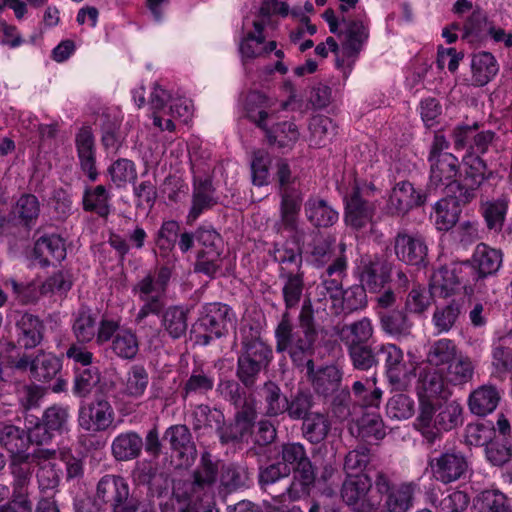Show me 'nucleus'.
<instances>
[{"mask_svg": "<svg viewBox=\"0 0 512 512\" xmlns=\"http://www.w3.org/2000/svg\"><path fill=\"white\" fill-rule=\"evenodd\" d=\"M428 467L432 476L443 484H449L462 478L468 470V461L460 451L436 450L429 454Z\"/></svg>", "mask_w": 512, "mask_h": 512, "instance_id": "2eb2a0df", "label": "nucleus"}, {"mask_svg": "<svg viewBox=\"0 0 512 512\" xmlns=\"http://www.w3.org/2000/svg\"><path fill=\"white\" fill-rule=\"evenodd\" d=\"M222 461L205 450L201 453L199 462L191 475L175 488V494L190 502H198L211 493L218 478L220 479Z\"/></svg>", "mask_w": 512, "mask_h": 512, "instance_id": "7ed1b4c3", "label": "nucleus"}, {"mask_svg": "<svg viewBox=\"0 0 512 512\" xmlns=\"http://www.w3.org/2000/svg\"><path fill=\"white\" fill-rule=\"evenodd\" d=\"M460 353L455 342L448 338L433 341L426 352V363L435 369H444Z\"/></svg>", "mask_w": 512, "mask_h": 512, "instance_id": "de8ad7c7", "label": "nucleus"}, {"mask_svg": "<svg viewBox=\"0 0 512 512\" xmlns=\"http://www.w3.org/2000/svg\"><path fill=\"white\" fill-rule=\"evenodd\" d=\"M374 486L368 474H349L346 475L340 495L343 502L356 512H375L381 506V499L376 495L370 494Z\"/></svg>", "mask_w": 512, "mask_h": 512, "instance_id": "6e6552de", "label": "nucleus"}, {"mask_svg": "<svg viewBox=\"0 0 512 512\" xmlns=\"http://www.w3.org/2000/svg\"><path fill=\"white\" fill-rule=\"evenodd\" d=\"M308 129L310 143L315 147L325 146L336 135L337 126L333 120L324 115H315L310 118Z\"/></svg>", "mask_w": 512, "mask_h": 512, "instance_id": "e2e57ef3", "label": "nucleus"}, {"mask_svg": "<svg viewBox=\"0 0 512 512\" xmlns=\"http://www.w3.org/2000/svg\"><path fill=\"white\" fill-rule=\"evenodd\" d=\"M297 323L295 330L288 314H285L282 322L277 324L274 331L276 352H286L296 368L306 369L307 378L316 394L330 396L339 390L342 372L335 365L315 370L313 356L320 343V328L315 321L310 298L304 299Z\"/></svg>", "mask_w": 512, "mask_h": 512, "instance_id": "f257e3e1", "label": "nucleus"}, {"mask_svg": "<svg viewBox=\"0 0 512 512\" xmlns=\"http://www.w3.org/2000/svg\"><path fill=\"white\" fill-rule=\"evenodd\" d=\"M18 344L26 349L38 346L44 336L45 326L36 315L24 313L16 322Z\"/></svg>", "mask_w": 512, "mask_h": 512, "instance_id": "f704fd0d", "label": "nucleus"}, {"mask_svg": "<svg viewBox=\"0 0 512 512\" xmlns=\"http://www.w3.org/2000/svg\"><path fill=\"white\" fill-rule=\"evenodd\" d=\"M189 310L181 305L167 307L161 316V327L172 339H180L188 329Z\"/></svg>", "mask_w": 512, "mask_h": 512, "instance_id": "a18cd8bd", "label": "nucleus"}, {"mask_svg": "<svg viewBox=\"0 0 512 512\" xmlns=\"http://www.w3.org/2000/svg\"><path fill=\"white\" fill-rule=\"evenodd\" d=\"M75 145L79 165L84 174L91 182H95L99 176L96 167V148L92 129L89 126H83L75 136Z\"/></svg>", "mask_w": 512, "mask_h": 512, "instance_id": "bb28decb", "label": "nucleus"}, {"mask_svg": "<svg viewBox=\"0 0 512 512\" xmlns=\"http://www.w3.org/2000/svg\"><path fill=\"white\" fill-rule=\"evenodd\" d=\"M373 334L374 327L371 319L363 317L350 324L343 325L339 332V337L345 347L348 348L370 343L369 340L373 337Z\"/></svg>", "mask_w": 512, "mask_h": 512, "instance_id": "8fccbe9b", "label": "nucleus"}, {"mask_svg": "<svg viewBox=\"0 0 512 512\" xmlns=\"http://www.w3.org/2000/svg\"><path fill=\"white\" fill-rule=\"evenodd\" d=\"M41 214L38 197L32 193H22L12 204L8 214L9 220L15 225L31 230Z\"/></svg>", "mask_w": 512, "mask_h": 512, "instance_id": "a878e982", "label": "nucleus"}, {"mask_svg": "<svg viewBox=\"0 0 512 512\" xmlns=\"http://www.w3.org/2000/svg\"><path fill=\"white\" fill-rule=\"evenodd\" d=\"M338 255L336 238L332 235H320L310 244L309 259L316 268H326Z\"/></svg>", "mask_w": 512, "mask_h": 512, "instance_id": "c03bdc74", "label": "nucleus"}, {"mask_svg": "<svg viewBox=\"0 0 512 512\" xmlns=\"http://www.w3.org/2000/svg\"><path fill=\"white\" fill-rule=\"evenodd\" d=\"M460 201V193L438 200L434 206V222L439 231H448L458 222L462 206L467 205Z\"/></svg>", "mask_w": 512, "mask_h": 512, "instance_id": "72a5a7b5", "label": "nucleus"}, {"mask_svg": "<svg viewBox=\"0 0 512 512\" xmlns=\"http://www.w3.org/2000/svg\"><path fill=\"white\" fill-rule=\"evenodd\" d=\"M96 495L111 512H138L139 499L130 492V485L122 476H103L97 484Z\"/></svg>", "mask_w": 512, "mask_h": 512, "instance_id": "0eeeda50", "label": "nucleus"}, {"mask_svg": "<svg viewBox=\"0 0 512 512\" xmlns=\"http://www.w3.org/2000/svg\"><path fill=\"white\" fill-rule=\"evenodd\" d=\"M169 442L170 449L177 454L182 464L191 466L197 458V448L192 433L185 424H175L168 427L163 436Z\"/></svg>", "mask_w": 512, "mask_h": 512, "instance_id": "393cba45", "label": "nucleus"}, {"mask_svg": "<svg viewBox=\"0 0 512 512\" xmlns=\"http://www.w3.org/2000/svg\"><path fill=\"white\" fill-rule=\"evenodd\" d=\"M33 467L30 454L10 456L9 469L13 477L12 487L14 490L28 491L34 472Z\"/></svg>", "mask_w": 512, "mask_h": 512, "instance_id": "13d9d810", "label": "nucleus"}, {"mask_svg": "<svg viewBox=\"0 0 512 512\" xmlns=\"http://www.w3.org/2000/svg\"><path fill=\"white\" fill-rule=\"evenodd\" d=\"M69 418V408L59 404L46 408L41 418L26 416L31 443L38 446L48 443L55 433L61 434L67 430Z\"/></svg>", "mask_w": 512, "mask_h": 512, "instance_id": "39448f33", "label": "nucleus"}, {"mask_svg": "<svg viewBox=\"0 0 512 512\" xmlns=\"http://www.w3.org/2000/svg\"><path fill=\"white\" fill-rule=\"evenodd\" d=\"M360 283L370 292H380L391 280V266L377 256L364 257L359 267Z\"/></svg>", "mask_w": 512, "mask_h": 512, "instance_id": "b1692460", "label": "nucleus"}, {"mask_svg": "<svg viewBox=\"0 0 512 512\" xmlns=\"http://www.w3.org/2000/svg\"><path fill=\"white\" fill-rule=\"evenodd\" d=\"M379 318L381 328L387 335L396 339L407 338L411 335L413 323L409 320L406 312L391 310L380 313Z\"/></svg>", "mask_w": 512, "mask_h": 512, "instance_id": "864d4df0", "label": "nucleus"}, {"mask_svg": "<svg viewBox=\"0 0 512 512\" xmlns=\"http://www.w3.org/2000/svg\"><path fill=\"white\" fill-rule=\"evenodd\" d=\"M241 382L234 379H220L216 392L225 401L229 402L236 410L255 406V400L251 395H247L245 387Z\"/></svg>", "mask_w": 512, "mask_h": 512, "instance_id": "3c124183", "label": "nucleus"}, {"mask_svg": "<svg viewBox=\"0 0 512 512\" xmlns=\"http://www.w3.org/2000/svg\"><path fill=\"white\" fill-rule=\"evenodd\" d=\"M438 413L433 416L429 427L419 425L422 429V435L429 444H434L442 437L443 431H450L462 424V406L456 400L446 401L440 404L436 409Z\"/></svg>", "mask_w": 512, "mask_h": 512, "instance_id": "a211bd4d", "label": "nucleus"}, {"mask_svg": "<svg viewBox=\"0 0 512 512\" xmlns=\"http://www.w3.org/2000/svg\"><path fill=\"white\" fill-rule=\"evenodd\" d=\"M279 455L280 462L290 469V472L315 470V465L309 458L305 446L300 442L283 443Z\"/></svg>", "mask_w": 512, "mask_h": 512, "instance_id": "ea45409f", "label": "nucleus"}, {"mask_svg": "<svg viewBox=\"0 0 512 512\" xmlns=\"http://www.w3.org/2000/svg\"><path fill=\"white\" fill-rule=\"evenodd\" d=\"M256 418V406L236 410L232 421L227 425L224 423L220 430V443L226 445L243 442L252 435Z\"/></svg>", "mask_w": 512, "mask_h": 512, "instance_id": "4be33fe9", "label": "nucleus"}, {"mask_svg": "<svg viewBox=\"0 0 512 512\" xmlns=\"http://www.w3.org/2000/svg\"><path fill=\"white\" fill-rule=\"evenodd\" d=\"M270 255L279 266L278 276L305 272L303 269L302 249L297 244L288 241L275 243Z\"/></svg>", "mask_w": 512, "mask_h": 512, "instance_id": "c85d7f7f", "label": "nucleus"}, {"mask_svg": "<svg viewBox=\"0 0 512 512\" xmlns=\"http://www.w3.org/2000/svg\"><path fill=\"white\" fill-rule=\"evenodd\" d=\"M427 200V193L417 189L409 181H399L391 189L387 201V212L393 216H404L416 207H421Z\"/></svg>", "mask_w": 512, "mask_h": 512, "instance_id": "aec40b11", "label": "nucleus"}, {"mask_svg": "<svg viewBox=\"0 0 512 512\" xmlns=\"http://www.w3.org/2000/svg\"><path fill=\"white\" fill-rule=\"evenodd\" d=\"M481 213L490 231L500 232L504 226L508 210V200L504 197L481 203Z\"/></svg>", "mask_w": 512, "mask_h": 512, "instance_id": "680f3d73", "label": "nucleus"}, {"mask_svg": "<svg viewBox=\"0 0 512 512\" xmlns=\"http://www.w3.org/2000/svg\"><path fill=\"white\" fill-rule=\"evenodd\" d=\"M268 112L260 110L257 114H248V118L260 128L267 143L280 150H291L299 140L300 132L297 125L292 121H282L268 126Z\"/></svg>", "mask_w": 512, "mask_h": 512, "instance_id": "dca6fc26", "label": "nucleus"}, {"mask_svg": "<svg viewBox=\"0 0 512 512\" xmlns=\"http://www.w3.org/2000/svg\"><path fill=\"white\" fill-rule=\"evenodd\" d=\"M342 22L345 25L341 31L342 48L347 56H357L369 38V28L361 20L343 18Z\"/></svg>", "mask_w": 512, "mask_h": 512, "instance_id": "e433bc0d", "label": "nucleus"}, {"mask_svg": "<svg viewBox=\"0 0 512 512\" xmlns=\"http://www.w3.org/2000/svg\"><path fill=\"white\" fill-rule=\"evenodd\" d=\"M471 72L473 85L483 87L496 77L499 64L492 53L478 52L472 56Z\"/></svg>", "mask_w": 512, "mask_h": 512, "instance_id": "58836bf2", "label": "nucleus"}, {"mask_svg": "<svg viewBox=\"0 0 512 512\" xmlns=\"http://www.w3.org/2000/svg\"><path fill=\"white\" fill-rule=\"evenodd\" d=\"M219 202L216 188L209 176L194 175L192 181L191 206L187 214V224H193L203 213L212 210Z\"/></svg>", "mask_w": 512, "mask_h": 512, "instance_id": "412c9836", "label": "nucleus"}, {"mask_svg": "<svg viewBox=\"0 0 512 512\" xmlns=\"http://www.w3.org/2000/svg\"><path fill=\"white\" fill-rule=\"evenodd\" d=\"M280 197V224L287 231H296L303 202L302 192L286 191Z\"/></svg>", "mask_w": 512, "mask_h": 512, "instance_id": "5fc2aeb1", "label": "nucleus"}, {"mask_svg": "<svg viewBox=\"0 0 512 512\" xmlns=\"http://www.w3.org/2000/svg\"><path fill=\"white\" fill-rule=\"evenodd\" d=\"M239 353L268 366L273 360L272 347L261 338L258 331L242 336Z\"/></svg>", "mask_w": 512, "mask_h": 512, "instance_id": "6e6d98bb", "label": "nucleus"}, {"mask_svg": "<svg viewBox=\"0 0 512 512\" xmlns=\"http://www.w3.org/2000/svg\"><path fill=\"white\" fill-rule=\"evenodd\" d=\"M143 445V438L138 432H121L111 443V454L118 462L131 461L140 457Z\"/></svg>", "mask_w": 512, "mask_h": 512, "instance_id": "473e14b6", "label": "nucleus"}, {"mask_svg": "<svg viewBox=\"0 0 512 512\" xmlns=\"http://www.w3.org/2000/svg\"><path fill=\"white\" fill-rule=\"evenodd\" d=\"M416 393L419 399L420 412L418 424L429 427L436 413L433 399H447L451 391L444 377V369L425 366L420 369L416 381Z\"/></svg>", "mask_w": 512, "mask_h": 512, "instance_id": "f03ea898", "label": "nucleus"}, {"mask_svg": "<svg viewBox=\"0 0 512 512\" xmlns=\"http://www.w3.org/2000/svg\"><path fill=\"white\" fill-rule=\"evenodd\" d=\"M110 349L120 359L133 360L139 352V341L132 330L122 328L113 337Z\"/></svg>", "mask_w": 512, "mask_h": 512, "instance_id": "774afa93", "label": "nucleus"}, {"mask_svg": "<svg viewBox=\"0 0 512 512\" xmlns=\"http://www.w3.org/2000/svg\"><path fill=\"white\" fill-rule=\"evenodd\" d=\"M259 396L263 405V413L266 417H278L285 413L287 397L280 386L274 381H266L259 390Z\"/></svg>", "mask_w": 512, "mask_h": 512, "instance_id": "49530a36", "label": "nucleus"}, {"mask_svg": "<svg viewBox=\"0 0 512 512\" xmlns=\"http://www.w3.org/2000/svg\"><path fill=\"white\" fill-rule=\"evenodd\" d=\"M503 253L500 249L490 247L485 243H479L470 259L463 261L469 280L472 281L475 289L483 286V281L497 274L502 266Z\"/></svg>", "mask_w": 512, "mask_h": 512, "instance_id": "9b49d317", "label": "nucleus"}, {"mask_svg": "<svg viewBox=\"0 0 512 512\" xmlns=\"http://www.w3.org/2000/svg\"><path fill=\"white\" fill-rule=\"evenodd\" d=\"M468 266L462 262L441 266L431 276V294L440 298H448L455 295L463 286L464 289H473V283L469 280L466 271Z\"/></svg>", "mask_w": 512, "mask_h": 512, "instance_id": "ddd939ff", "label": "nucleus"}, {"mask_svg": "<svg viewBox=\"0 0 512 512\" xmlns=\"http://www.w3.org/2000/svg\"><path fill=\"white\" fill-rule=\"evenodd\" d=\"M461 163L460 179L455 182V187L460 193V201L470 203L476 198L477 190L493 177L494 172L488 168L487 162L475 153H467Z\"/></svg>", "mask_w": 512, "mask_h": 512, "instance_id": "1a4fd4ad", "label": "nucleus"}, {"mask_svg": "<svg viewBox=\"0 0 512 512\" xmlns=\"http://www.w3.org/2000/svg\"><path fill=\"white\" fill-rule=\"evenodd\" d=\"M306 219L317 228L333 226L339 219V213L324 199L311 196L304 204Z\"/></svg>", "mask_w": 512, "mask_h": 512, "instance_id": "c9c22d12", "label": "nucleus"}, {"mask_svg": "<svg viewBox=\"0 0 512 512\" xmlns=\"http://www.w3.org/2000/svg\"><path fill=\"white\" fill-rule=\"evenodd\" d=\"M389 383L398 391L407 389L416 376L415 362L405 361L403 350L393 343H383L381 360Z\"/></svg>", "mask_w": 512, "mask_h": 512, "instance_id": "f8f14e48", "label": "nucleus"}, {"mask_svg": "<svg viewBox=\"0 0 512 512\" xmlns=\"http://www.w3.org/2000/svg\"><path fill=\"white\" fill-rule=\"evenodd\" d=\"M472 360L461 352L444 368V377L447 384L454 386L464 385L472 380L474 375Z\"/></svg>", "mask_w": 512, "mask_h": 512, "instance_id": "4d7b16f0", "label": "nucleus"}, {"mask_svg": "<svg viewBox=\"0 0 512 512\" xmlns=\"http://www.w3.org/2000/svg\"><path fill=\"white\" fill-rule=\"evenodd\" d=\"M282 281V297L285 305V311L281 315L279 323L282 322L283 316L288 314L289 321L292 323L290 317V310L299 306L305 289V272L279 275Z\"/></svg>", "mask_w": 512, "mask_h": 512, "instance_id": "4c0bfd02", "label": "nucleus"}, {"mask_svg": "<svg viewBox=\"0 0 512 512\" xmlns=\"http://www.w3.org/2000/svg\"><path fill=\"white\" fill-rule=\"evenodd\" d=\"M31 443L29 439V431L20 429L14 425H6L0 432V445L3 446L10 456L18 454H28L26 449Z\"/></svg>", "mask_w": 512, "mask_h": 512, "instance_id": "052dcab7", "label": "nucleus"}, {"mask_svg": "<svg viewBox=\"0 0 512 512\" xmlns=\"http://www.w3.org/2000/svg\"><path fill=\"white\" fill-rule=\"evenodd\" d=\"M392 245L399 261L417 267L426 266L428 246L422 236L402 230L394 236Z\"/></svg>", "mask_w": 512, "mask_h": 512, "instance_id": "6ab92c4d", "label": "nucleus"}, {"mask_svg": "<svg viewBox=\"0 0 512 512\" xmlns=\"http://www.w3.org/2000/svg\"><path fill=\"white\" fill-rule=\"evenodd\" d=\"M462 304L461 299H452L448 304L435 308L432 322L439 334L447 333L454 327L461 314Z\"/></svg>", "mask_w": 512, "mask_h": 512, "instance_id": "69168bd1", "label": "nucleus"}, {"mask_svg": "<svg viewBox=\"0 0 512 512\" xmlns=\"http://www.w3.org/2000/svg\"><path fill=\"white\" fill-rule=\"evenodd\" d=\"M59 358L51 353H40L31 362V376L39 382L52 380L61 370Z\"/></svg>", "mask_w": 512, "mask_h": 512, "instance_id": "338daca9", "label": "nucleus"}, {"mask_svg": "<svg viewBox=\"0 0 512 512\" xmlns=\"http://www.w3.org/2000/svg\"><path fill=\"white\" fill-rule=\"evenodd\" d=\"M316 480V471H302L294 472V477L291 483L283 488L281 492L274 495V498H278L288 495L291 501H297L302 498L309 496L311 489L314 487Z\"/></svg>", "mask_w": 512, "mask_h": 512, "instance_id": "bf43d9fd", "label": "nucleus"}, {"mask_svg": "<svg viewBox=\"0 0 512 512\" xmlns=\"http://www.w3.org/2000/svg\"><path fill=\"white\" fill-rule=\"evenodd\" d=\"M251 478L248 467L243 463H222L220 486L228 493H232L250 486Z\"/></svg>", "mask_w": 512, "mask_h": 512, "instance_id": "a19ab883", "label": "nucleus"}, {"mask_svg": "<svg viewBox=\"0 0 512 512\" xmlns=\"http://www.w3.org/2000/svg\"><path fill=\"white\" fill-rule=\"evenodd\" d=\"M344 202V219L348 227L357 232H364L368 226H373L377 203L369 199L367 189H360L358 185H354L345 196Z\"/></svg>", "mask_w": 512, "mask_h": 512, "instance_id": "9d476101", "label": "nucleus"}, {"mask_svg": "<svg viewBox=\"0 0 512 512\" xmlns=\"http://www.w3.org/2000/svg\"><path fill=\"white\" fill-rule=\"evenodd\" d=\"M215 387V378L210 368L202 365L194 366L184 381L180 394L183 400L206 396Z\"/></svg>", "mask_w": 512, "mask_h": 512, "instance_id": "c756f323", "label": "nucleus"}, {"mask_svg": "<svg viewBox=\"0 0 512 512\" xmlns=\"http://www.w3.org/2000/svg\"><path fill=\"white\" fill-rule=\"evenodd\" d=\"M345 242L338 244V255L320 274V283L316 287L319 301L329 296L332 301H339L343 291V280L347 276L348 257Z\"/></svg>", "mask_w": 512, "mask_h": 512, "instance_id": "4468645a", "label": "nucleus"}, {"mask_svg": "<svg viewBox=\"0 0 512 512\" xmlns=\"http://www.w3.org/2000/svg\"><path fill=\"white\" fill-rule=\"evenodd\" d=\"M383 343L371 342L346 348L354 369L376 372L381 363Z\"/></svg>", "mask_w": 512, "mask_h": 512, "instance_id": "2f4dec72", "label": "nucleus"}, {"mask_svg": "<svg viewBox=\"0 0 512 512\" xmlns=\"http://www.w3.org/2000/svg\"><path fill=\"white\" fill-rule=\"evenodd\" d=\"M331 421L327 414L313 412L304 419L301 426L302 437L313 445L322 443L329 435Z\"/></svg>", "mask_w": 512, "mask_h": 512, "instance_id": "603ef678", "label": "nucleus"}, {"mask_svg": "<svg viewBox=\"0 0 512 512\" xmlns=\"http://www.w3.org/2000/svg\"><path fill=\"white\" fill-rule=\"evenodd\" d=\"M33 260L41 267H48L53 262L66 258V247L63 238L57 234H47L39 237L34 244Z\"/></svg>", "mask_w": 512, "mask_h": 512, "instance_id": "cd10ccee", "label": "nucleus"}, {"mask_svg": "<svg viewBox=\"0 0 512 512\" xmlns=\"http://www.w3.org/2000/svg\"><path fill=\"white\" fill-rule=\"evenodd\" d=\"M234 322L232 309L222 303H206L202 306L195 325L198 340L208 345L212 340L228 334L229 326Z\"/></svg>", "mask_w": 512, "mask_h": 512, "instance_id": "423d86ee", "label": "nucleus"}, {"mask_svg": "<svg viewBox=\"0 0 512 512\" xmlns=\"http://www.w3.org/2000/svg\"><path fill=\"white\" fill-rule=\"evenodd\" d=\"M111 195L104 185L87 186L83 192L82 206L85 212L107 219L111 213Z\"/></svg>", "mask_w": 512, "mask_h": 512, "instance_id": "37998d69", "label": "nucleus"}, {"mask_svg": "<svg viewBox=\"0 0 512 512\" xmlns=\"http://www.w3.org/2000/svg\"><path fill=\"white\" fill-rule=\"evenodd\" d=\"M374 488L384 511L408 512L413 507L418 486L414 482L396 483L392 474L378 470L374 475Z\"/></svg>", "mask_w": 512, "mask_h": 512, "instance_id": "20e7f679", "label": "nucleus"}, {"mask_svg": "<svg viewBox=\"0 0 512 512\" xmlns=\"http://www.w3.org/2000/svg\"><path fill=\"white\" fill-rule=\"evenodd\" d=\"M430 165L428 190L439 187H455L456 176L460 173L461 164L453 154H444L436 158H428Z\"/></svg>", "mask_w": 512, "mask_h": 512, "instance_id": "5701e85b", "label": "nucleus"}, {"mask_svg": "<svg viewBox=\"0 0 512 512\" xmlns=\"http://www.w3.org/2000/svg\"><path fill=\"white\" fill-rule=\"evenodd\" d=\"M268 367V365L238 352L236 377L246 389H252L256 385L261 372L267 370Z\"/></svg>", "mask_w": 512, "mask_h": 512, "instance_id": "0e129e2a", "label": "nucleus"}, {"mask_svg": "<svg viewBox=\"0 0 512 512\" xmlns=\"http://www.w3.org/2000/svg\"><path fill=\"white\" fill-rule=\"evenodd\" d=\"M134 292L139 294V299L143 302L135 317L137 324H142L151 314L162 316L165 301L161 293L152 295L154 291L150 278H142L134 287Z\"/></svg>", "mask_w": 512, "mask_h": 512, "instance_id": "7c9ffc66", "label": "nucleus"}, {"mask_svg": "<svg viewBox=\"0 0 512 512\" xmlns=\"http://www.w3.org/2000/svg\"><path fill=\"white\" fill-rule=\"evenodd\" d=\"M500 393L493 385H482L471 392L468 406L471 413L477 416H486L498 406Z\"/></svg>", "mask_w": 512, "mask_h": 512, "instance_id": "79ce46f5", "label": "nucleus"}, {"mask_svg": "<svg viewBox=\"0 0 512 512\" xmlns=\"http://www.w3.org/2000/svg\"><path fill=\"white\" fill-rule=\"evenodd\" d=\"M114 409L103 396L80 406L78 412L79 426L90 433L106 431L114 421Z\"/></svg>", "mask_w": 512, "mask_h": 512, "instance_id": "f3484780", "label": "nucleus"}, {"mask_svg": "<svg viewBox=\"0 0 512 512\" xmlns=\"http://www.w3.org/2000/svg\"><path fill=\"white\" fill-rule=\"evenodd\" d=\"M192 427L195 433L200 435L203 430L210 428L215 429L219 436L220 430L225 422L223 412L217 408H211L207 404H199L195 406L191 413Z\"/></svg>", "mask_w": 512, "mask_h": 512, "instance_id": "09e8293b", "label": "nucleus"}]
</instances>
